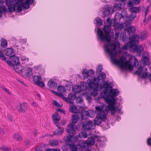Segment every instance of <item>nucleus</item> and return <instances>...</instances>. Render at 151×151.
Returning a JSON list of instances; mask_svg holds the SVG:
<instances>
[{"label":"nucleus","instance_id":"1","mask_svg":"<svg viewBox=\"0 0 151 151\" xmlns=\"http://www.w3.org/2000/svg\"><path fill=\"white\" fill-rule=\"evenodd\" d=\"M116 46L115 43H111L110 45L111 49V50L108 45L105 46V51L111 57V61L114 64L119 65L122 68L132 70L133 68V65L127 61L126 58L122 56L120 58V60L116 59L117 57Z\"/></svg>","mask_w":151,"mask_h":151},{"label":"nucleus","instance_id":"2","mask_svg":"<svg viewBox=\"0 0 151 151\" xmlns=\"http://www.w3.org/2000/svg\"><path fill=\"white\" fill-rule=\"evenodd\" d=\"M111 27L105 26L104 28V32L106 33L104 35L103 31L99 29H98L97 31V34L99 36V39L102 41H106L108 43L107 44L105 45L104 47L105 50V46L108 45L109 48V43L110 42L111 38L110 36L108 35V34L111 31Z\"/></svg>","mask_w":151,"mask_h":151},{"label":"nucleus","instance_id":"3","mask_svg":"<svg viewBox=\"0 0 151 151\" xmlns=\"http://www.w3.org/2000/svg\"><path fill=\"white\" fill-rule=\"evenodd\" d=\"M135 73L143 78H145L149 76L150 78V75H151V74H149L147 68L142 66L139 67L138 70L136 71Z\"/></svg>","mask_w":151,"mask_h":151},{"label":"nucleus","instance_id":"4","mask_svg":"<svg viewBox=\"0 0 151 151\" xmlns=\"http://www.w3.org/2000/svg\"><path fill=\"white\" fill-rule=\"evenodd\" d=\"M97 78L96 77H94L93 78V80L92 81H90L89 83H88L87 85H86V84L83 83H84V85H83L82 86L83 88L82 89H84V86H85V89L87 90H91L93 88V86H95V87L98 86V82L96 81Z\"/></svg>","mask_w":151,"mask_h":151},{"label":"nucleus","instance_id":"5","mask_svg":"<svg viewBox=\"0 0 151 151\" xmlns=\"http://www.w3.org/2000/svg\"><path fill=\"white\" fill-rule=\"evenodd\" d=\"M101 88H105V90L101 94V96L103 98H106L108 97L109 96L108 95V93L109 91L108 88H112V86L111 84L109 83L107 81H106L103 85L101 86Z\"/></svg>","mask_w":151,"mask_h":151},{"label":"nucleus","instance_id":"6","mask_svg":"<svg viewBox=\"0 0 151 151\" xmlns=\"http://www.w3.org/2000/svg\"><path fill=\"white\" fill-rule=\"evenodd\" d=\"M103 99H105V102L109 104L108 106H106V108H105V110H106V109L108 111V112L109 110L115 111L116 108L114 106L115 104L114 101L109 100L108 97H106V98H104Z\"/></svg>","mask_w":151,"mask_h":151},{"label":"nucleus","instance_id":"7","mask_svg":"<svg viewBox=\"0 0 151 151\" xmlns=\"http://www.w3.org/2000/svg\"><path fill=\"white\" fill-rule=\"evenodd\" d=\"M106 114L101 113H99L98 116L94 119V123L97 125L100 124L103 120L106 119Z\"/></svg>","mask_w":151,"mask_h":151},{"label":"nucleus","instance_id":"8","mask_svg":"<svg viewBox=\"0 0 151 151\" xmlns=\"http://www.w3.org/2000/svg\"><path fill=\"white\" fill-rule=\"evenodd\" d=\"M139 37L138 35H134L131 36L130 38L129 44L131 46H134L138 44L139 42Z\"/></svg>","mask_w":151,"mask_h":151},{"label":"nucleus","instance_id":"9","mask_svg":"<svg viewBox=\"0 0 151 151\" xmlns=\"http://www.w3.org/2000/svg\"><path fill=\"white\" fill-rule=\"evenodd\" d=\"M111 89L110 91L109 92L110 95L108 94V95L109 96L108 98L109 100L115 101V97L118 95L119 91L118 90L116 89L113 90L112 88Z\"/></svg>","mask_w":151,"mask_h":151},{"label":"nucleus","instance_id":"10","mask_svg":"<svg viewBox=\"0 0 151 151\" xmlns=\"http://www.w3.org/2000/svg\"><path fill=\"white\" fill-rule=\"evenodd\" d=\"M125 1L124 0H120L116 1L114 6V9L115 10V9L118 10H121L125 5Z\"/></svg>","mask_w":151,"mask_h":151},{"label":"nucleus","instance_id":"11","mask_svg":"<svg viewBox=\"0 0 151 151\" xmlns=\"http://www.w3.org/2000/svg\"><path fill=\"white\" fill-rule=\"evenodd\" d=\"M33 79L35 83L40 87H44V84L42 81V79L40 76H33Z\"/></svg>","mask_w":151,"mask_h":151},{"label":"nucleus","instance_id":"12","mask_svg":"<svg viewBox=\"0 0 151 151\" xmlns=\"http://www.w3.org/2000/svg\"><path fill=\"white\" fill-rule=\"evenodd\" d=\"M83 127L86 130H90L93 129V122L91 121L85 122L83 123Z\"/></svg>","mask_w":151,"mask_h":151},{"label":"nucleus","instance_id":"13","mask_svg":"<svg viewBox=\"0 0 151 151\" xmlns=\"http://www.w3.org/2000/svg\"><path fill=\"white\" fill-rule=\"evenodd\" d=\"M143 58V64L145 65H149L150 63L149 62L150 58L149 53L147 51L144 52L142 55Z\"/></svg>","mask_w":151,"mask_h":151},{"label":"nucleus","instance_id":"14","mask_svg":"<svg viewBox=\"0 0 151 151\" xmlns=\"http://www.w3.org/2000/svg\"><path fill=\"white\" fill-rule=\"evenodd\" d=\"M105 108H106V106L103 104L101 106V107L99 106L96 107L95 109L97 111L99 112V113H101L102 114L104 113L106 114L108 113V111L106 109V110H105Z\"/></svg>","mask_w":151,"mask_h":151},{"label":"nucleus","instance_id":"15","mask_svg":"<svg viewBox=\"0 0 151 151\" xmlns=\"http://www.w3.org/2000/svg\"><path fill=\"white\" fill-rule=\"evenodd\" d=\"M27 105L26 103H20L19 106L17 107L18 111L20 112H24L27 109Z\"/></svg>","mask_w":151,"mask_h":151},{"label":"nucleus","instance_id":"16","mask_svg":"<svg viewBox=\"0 0 151 151\" xmlns=\"http://www.w3.org/2000/svg\"><path fill=\"white\" fill-rule=\"evenodd\" d=\"M69 129H67L66 132L70 134L73 135L76 133V131L74 129V124H70L68 125Z\"/></svg>","mask_w":151,"mask_h":151},{"label":"nucleus","instance_id":"17","mask_svg":"<svg viewBox=\"0 0 151 151\" xmlns=\"http://www.w3.org/2000/svg\"><path fill=\"white\" fill-rule=\"evenodd\" d=\"M14 50L12 48H8L5 50L4 51L6 55L10 58L12 57V56H13L14 55Z\"/></svg>","mask_w":151,"mask_h":151},{"label":"nucleus","instance_id":"18","mask_svg":"<svg viewBox=\"0 0 151 151\" xmlns=\"http://www.w3.org/2000/svg\"><path fill=\"white\" fill-rule=\"evenodd\" d=\"M76 98V96L75 94L73 93H70L68 95V97L65 98L66 101L69 102L70 104H72L73 102L72 100Z\"/></svg>","mask_w":151,"mask_h":151},{"label":"nucleus","instance_id":"19","mask_svg":"<svg viewBox=\"0 0 151 151\" xmlns=\"http://www.w3.org/2000/svg\"><path fill=\"white\" fill-rule=\"evenodd\" d=\"M129 11L132 13H134L135 14L141 11L140 7H134L132 6L129 9Z\"/></svg>","mask_w":151,"mask_h":151},{"label":"nucleus","instance_id":"20","mask_svg":"<svg viewBox=\"0 0 151 151\" xmlns=\"http://www.w3.org/2000/svg\"><path fill=\"white\" fill-rule=\"evenodd\" d=\"M47 86L49 88L55 89L57 87V83L52 81H50L48 82Z\"/></svg>","mask_w":151,"mask_h":151},{"label":"nucleus","instance_id":"21","mask_svg":"<svg viewBox=\"0 0 151 151\" xmlns=\"http://www.w3.org/2000/svg\"><path fill=\"white\" fill-rule=\"evenodd\" d=\"M81 119H86L89 116V113L85 110L82 111L80 113Z\"/></svg>","mask_w":151,"mask_h":151},{"label":"nucleus","instance_id":"22","mask_svg":"<svg viewBox=\"0 0 151 151\" xmlns=\"http://www.w3.org/2000/svg\"><path fill=\"white\" fill-rule=\"evenodd\" d=\"M73 135H70L64 137L63 139L65 142L66 144L68 145H70L73 143L71 141Z\"/></svg>","mask_w":151,"mask_h":151},{"label":"nucleus","instance_id":"23","mask_svg":"<svg viewBox=\"0 0 151 151\" xmlns=\"http://www.w3.org/2000/svg\"><path fill=\"white\" fill-rule=\"evenodd\" d=\"M82 87L81 86L75 85L73 87V91L76 93H78L81 91Z\"/></svg>","mask_w":151,"mask_h":151},{"label":"nucleus","instance_id":"24","mask_svg":"<svg viewBox=\"0 0 151 151\" xmlns=\"http://www.w3.org/2000/svg\"><path fill=\"white\" fill-rule=\"evenodd\" d=\"M125 30L127 31L129 34H131L135 31V29L134 27L130 25L126 27Z\"/></svg>","mask_w":151,"mask_h":151},{"label":"nucleus","instance_id":"25","mask_svg":"<svg viewBox=\"0 0 151 151\" xmlns=\"http://www.w3.org/2000/svg\"><path fill=\"white\" fill-rule=\"evenodd\" d=\"M114 28L116 31L121 30L124 27V25L123 24H120L119 23L114 24Z\"/></svg>","mask_w":151,"mask_h":151},{"label":"nucleus","instance_id":"26","mask_svg":"<svg viewBox=\"0 0 151 151\" xmlns=\"http://www.w3.org/2000/svg\"><path fill=\"white\" fill-rule=\"evenodd\" d=\"M64 132V129L62 127L60 128H58L54 133L53 135H61Z\"/></svg>","mask_w":151,"mask_h":151},{"label":"nucleus","instance_id":"27","mask_svg":"<svg viewBox=\"0 0 151 151\" xmlns=\"http://www.w3.org/2000/svg\"><path fill=\"white\" fill-rule=\"evenodd\" d=\"M33 0H26L25 2L22 3V5H24L25 9H28L29 7V4L33 2Z\"/></svg>","mask_w":151,"mask_h":151},{"label":"nucleus","instance_id":"28","mask_svg":"<svg viewBox=\"0 0 151 151\" xmlns=\"http://www.w3.org/2000/svg\"><path fill=\"white\" fill-rule=\"evenodd\" d=\"M52 119L54 123H55L59 121L60 118V115L57 113H55L53 115Z\"/></svg>","mask_w":151,"mask_h":151},{"label":"nucleus","instance_id":"29","mask_svg":"<svg viewBox=\"0 0 151 151\" xmlns=\"http://www.w3.org/2000/svg\"><path fill=\"white\" fill-rule=\"evenodd\" d=\"M139 2L138 0H133V1L129 0L128 3V5L129 7H132V6L137 4Z\"/></svg>","mask_w":151,"mask_h":151},{"label":"nucleus","instance_id":"30","mask_svg":"<svg viewBox=\"0 0 151 151\" xmlns=\"http://www.w3.org/2000/svg\"><path fill=\"white\" fill-rule=\"evenodd\" d=\"M19 59L18 57L14 56L12 59V63L13 64L17 65L19 64Z\"/></svg>","mask_w":151,"mask_h":151},{"label":"nucleus","instance_id":"31","mask_svg":"<svg viewBox=\"0 0 151 151\" xmlns=\"http://www.w3.org/2000/svg\"><path fill=\"white\" fill-rule=\"evenodd\" d=\"M106 75L104 74V73L103 72L101 73V75L99 76L98 77H96V78H97L96 81H98L99 84V81L100 80L104 81L105 80V78H106Z\"/></svg>","mask_w":151,"mask_h":151},{"label":"nucleus","instance_id":"32","mask_svg":"<svg viewBox=\"0 0 151 151\" xmlns=\"http://www.w3.org/2000/svg\"><path fill=\"white\" fill-rule=\"evenodd\" d=\"M58 91L59 93H63V94H65L66 91V89L63 86H59L58 87Z\"/></svg>","mask_w":151,"mask_h":151},{"label":"nucleus","instance_id":"33","mask_svg":"<svg viewBox=\"0 0 151 151\" xmlns=\"http://www.w3.org/2000/svg\"><path fill=\"white\" fill-rule=\"evenodd\" d=\"M87 142L88 145H93L94 144L95 139L93 138L90 137L87 140Z\"/></svg>","mask_w":151,"mask_h":151},{"label":"nucleus","instance_id":"34","mask_svg":"<svg viewBox=\"0 0 151 151\" xmlns=\"http://www.w3.org/2000/svg\"><path fill=\"white\" fill-rule=\"evenodd\" d=\"M79 119V116L78 114H73L72 116V122L75 124L77 123Z\"/></svg>","mask_w":151,"mask_h":151},{"label":"nucleus","instance_id":"35","mask_svg":"<svg viewBox=\"0 0 151 151\" xmlns=\"http://www.w3.org/2000/svg\"><path fill=\"white\" fill-rule=\"evenodd\" d=\"M14 68L15 71L17 72H22L23 71L22 69L24 68L23 67H22L20 65L14 66Z\"/></svg>","mask_w":151,"mask_h":151},{"label":"nucleus","instance_id":"36","mask_svg":"<svg viewBox=\"0 0 151 151\" xmlns=\"http://www.w3.org/2000/svg\"><path fill=\"white\" fill-rule=\"evenodd\" d=\"M98 86H97L94 88L93 89L92 91L91 92V96L95 97L96 96L98 93Z\"/></svg>","mask_w":151,"mask_h":151},{"label":"nucleus","instance_id":"37","mask_svg":"<svg viewBox=\"0 0 151 151\" xmlns=\"http://www.w3.org/2000/svg\"><path fill=\"white\" fill-rule=\"evenodd\" d=\"M13 137L17 140H20L22 139V136L18 133L14 134Z\"/></svg>","mask_w":151,"mask_h":151},{"label":"nucleus","instance_id":"38","mask_svg":"<svg viewBox=\"0 0 151 151\" xmlns=\"http://www.w3.org/2000/svg\"><path fill=\"white\" fill-rule=\"evenodd\" d=\"M135 50L138 53H141L144 50L142 46H136L134 48Z\"/></svg>","mask_w":151,"mask_h":151},{"label":"nucleus","instance_id":"39","mask_svg":"<svg viewBox=\"0 0 151 151\" xmlns=\"http://www.w3.org/2000/svg\"><path fill=\"white\" fill-rule=\"evenodd\" d=\"M24 71L25 73V75L27 76H29L32 73L31 69L30 68H26L24 70Z\"/></svg>","mask_w":151,"mask_h":151},{"label":"nucleus","instance_id":"40","mask_svg":"<svg viewBox=\"0 0 151 151\" xmlns=\"http://www.w3.org/2000/svg\"><path fill=\"white\" fill-rule=\"evenodd\" d=\"M96 22V25L98 26H100L102 24L103 21L101 19L98 17H97L95 19Z\"/></svg>","mask_w":151,"mask_h":151},{"label":"nucleus","instance_id":"41","mask_svg":"<svg viewBox=\"0 0 151 151\" xmlns=\"http://www.w3.org/2000/svg\"><path fill=\"white\" fill-rule=\"evenodd\" d=\"M88 145L87 142L83 141H81L80 142L79 146L81 148H85Z\"/></svg>","mask_w":151,"mask_h":151},{"label":"nucleus","instance_id":"42","mask_svg":"<svg viewBox=\"0 0 151 151\" xmlns=\"http://www.w3.org/2000/svg\"><path fill=\"white\" fill-rule=\"evenodd\" d=\"M84 79H87L88 76V71L86 69H84L82 72Z\"/></svg>","mask_w":151,"mask_h":151},{"label":"nucleus","instance_id":"43","mask_svg":"<svg viewBox=\"0 0 151 151\" xmlns=\"http://www.w3.org/2000/svg\"><path fill=\"white\" fill-rule=\"evenodd\" d=\"M1 45L2 47H6L7 44V42L6 40L4 39H2L1 40Z\"/></svg>","mask_w":151,"mask_h":151},{"label":"nucleus","instance_id":"44","mask_svg":"<svg viewBox=\"0 0 151 151\" xmlns=\"http://www.w3.org/2000/svg\"><path fill=\"white\" fill-rule=\"evenodd\" d=\"M69 145L70 146V148L72 151H76L78 146L74 143H72V144H71L70 145Z\"/></svg>","mask_w":151,"mask_h":151},{"label":"nucleus","instance_id":"45","mask_svg":"<svg viewBox=\"0 0 151 151\" xmlns=\"http://www.w3.org/2000/svg\"><path fill=\"white\" fill-rule=\"evenodd\" d=\"M50 144L52 146H55L58 144V142L56 140H51L50 141Z\"/></svg>","mask_w":151,"mask_h":151},{"label":"nucleus","instance_id":"46","mask_svg":"<svg viewBox=\"0 0 151 151\" xmlns=\"http://www.w3.org/2000/svg\"><path fill=\"white\" fill-rule=\"evenodd\" d=\"M87 136V134L86 132H82L80 133L78 136L81 138H86Z\"/></svg>","mask_w":151,"mask_h":151},{"label":"nucleus","instance_id":"47","mask_svg":"<svg viewBox=\"0 0 151 151\" xmlns=\"http://www.w3.org/2000/svg\"><path fill=\"white\" fill-rule=\"evenodd\" d=\"M132 47H133V46H131V45L129 44V42L128 43L124 45L122 47V49L124 50H125Z\"/></svg>","mask_w":151,"mask_h":151},{"label":"nucleus","instance_id":"48","mask_svg":"<svg viewBox=\"0 0 151 151\" xmlns=\"http://www.w3.org/2000/svg\"><path fill=\"white\" fill-rule=\"evenodd\" d=\"M25 6L24 5H22V3L21 4L18 5L17 8V9L18 12H20L22 11V8L23 7L25 9Z\"/></svg>","mask_w":151,"mask_h":151},{"label":"nucleus","instance_id":"49","mask_svg":"<svg viewBox=\"0 0 151 151\" xmlns=\"http://www.w3.org/2000/svg\"><path fill=\"white\" fill-rule=\"evenodd\" d=\"M110 10L108 8L104 10L103 12V14L104 17H106L108 16L110 13Z\"/></svg>","mask_w":151,"mask_h":151},{"label":"nucleus","instance_id":"50","mask_svg":"<svg viewBox=\"0 0 151 151\" xmlns=\"http://www.w3.org/2000/svg\"><path fill=\"white\" fill-rule=\"evenodd\" d=\"M7 9L4 6L1 5L0 6V12L4 13L6 12Z\"/></svg>","mask_w":151,"mask_h":151},{"label":"nucleus","instance_id":"51","mask_svg":"<svg viewBox=\"0 0 151 151\" xmlns=\"http://www.w3.org/2000/svg\"><path fill=\"white\" fill-rule=\"evenodd\" d=\"M0 149L4 151H11V149L10 148H8L5 146H1L0 147Z\"/></svg>","mask_w":151,"mask_h":151},{"label":"nucleus","instance_id":"52","mask_svg":"<svg viewBox=\"0 0 151 151\" xmlns=\"http://www.w3.org/2000/svg\"><path fill=\"white\" fill-rule=\"evenodd\" d=\"M112 21L110 19L109 17L106 20V26H108L111 27L112 25Z\"/></svg>","mask_w":151,"mask_h":151},{"label":"nucleus","instance_id":"53","mask_svg":"<svg viewBox=\"0 0 151 151\" xmlns=\"http://www.w3.org/2000/svg\"><path fill=\"white\" fill-rule=\"evenodd\" d=\"M8 8L9 11L11 12L14 11L15 9V6L12 5L10 6Z\"/></svg>","mask_w":151,"mask_h":151},{"label":"nucleus","instance_id":"54","mask_svg":"<svg viewBox=\"0 0 151 151\" xmlns=\"http://www.w3.org/2000/svg\"><path fill=\"white\" fill-rule=\"evenodd\" d=\"M147 37V33L146 32H142L141 34L140 38L142 39H144Z\"/></svg>","mask_w":151,"mask_h":151},{"label":"nucleus","instance_id":"55","mask_svg":"<svg viewBox=\"0 0 151 151\" xmlns=\"http://www.w3.org/2000/svg\"><path fill=\"white\" fill-rule=\"evenodd\" d=\"M70 110L72 113H75L76 111V107L75 106H72L70 108Z\"/></svg>","mask_w":151,"mask_h":151},{"label":"nucleus","instance_id":"56","mask_svg":"<svg viewBox=\"0 0 151 151\" xmlns=\"http://www.w3.org/2000/svg\"><path fill=\"white\" fill-rule=\"evenodd\" d=\"M21 59L23 63H25V62H27L29 60L28 58H27L25 56H22Z\"/></svg>","mask_w":151,"mask_h":151},{"label":"nucleus","instance_id":"57","mask_svg":"<svg viewBox=\"0 0 151 151\" xmlns=\"http://www.w3.org/2000/svg\"><path fill=\"white\" fill-rule=\"evenodd\" d=\"M102 66L101 65H99L97 69V72L99 74H100L102 70Z\"/></svg>","mask_w":151,"mask_h":151},{"label":"nucleus","instance_id":"58","mask_svg":"<svg viewBox=\"0 0 151 151\" xmlns=\"http://www.w3.org/2000/svg\"><path fill=\"white\" fill-rule=\"evenodd\" d=\"M64 94L63 93H58L57 96H58L60 97L63 99L64 101H66L65 99V98H66L63 95Z\"/></svg>","mask_w":151,"mask_h":151},{"label":"nucleus","instance_id":"59","mask_svg":"<svg viewBox=\"0 0 151 151\" xmlns=\"http://www.w3.org/2000/svg\"><path fill=\"white\" fill-rule=\"evenodd\" d=\"M0 58L3 60H6V57L4 56L3 53L1 51H0Z\"/></svg>","mask_w":151,"mask_h":151},{"label":"nucleus","instance_id":"60","mask_svg":"<svg viewBox=\"0 0 151 151\" xmlns=\"http://www.w3.org/2000/svg\"><path fill=\"white\" fill-rule=\"evenodd\" d=\"M136 17V14H134L132 13L129 16V18L131 20H133Z\"/></svg>","mask_w":151,"mask_h":151},{"label":"nucleus","instance_id":"61","mask_svg":"<svg viewBox=\"0 0 151 151\" xmlns=\"http://www.w3.org/2000/svg\"><path fill=\"white\" fill-rule=\"evenodd\" d=\"M134 64L135 66L137 68H138L139 67V65H140L138 60L136 58H135V61L134 62Z\"/></svg>","mask_w":151,"mask_h":151},{"label":"nucleus","instance_id":"62","mask_svg":"<svg viewBox=\"0 0 151 151\" xmlns=\"http://www.w3.org/2000/svg\"><path fill=\"white\" fill-rule=\"evenodd\" d=\"M72 141L73 143H75L78 141V136H75L72 138Z\"/></svg>","mask_w":151,"mask_h":151},{"label":"nucleus","instance_id":"63","mask_svg":"<svg viewBox=\"0 0 151 151\" xmlns=\"http://www.w3.org/2000/svg\"><path fill=\"white\" fill-rule=\"evenodd\" d=\"M5 2L6 5L8 6V7L12 5L11 2L10 0H6Z\"/></svg>","mask_w":151,"mask_h":151},{"label":"nucleus","instance_id":"64","mask_svg":"<svg viewBox=\"0 0 151 151\" xmlns=\"http://www.w3.org/2000/svg\"><path fill=\"white\" fill-rule=\"evenodd\" d=\"M92 96L91 94L86 95V99L88 100H90L91 99Z\"/></svg>","mask_w":151,"mask_h":151}]
</instances>
